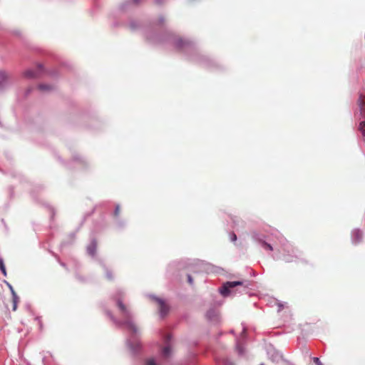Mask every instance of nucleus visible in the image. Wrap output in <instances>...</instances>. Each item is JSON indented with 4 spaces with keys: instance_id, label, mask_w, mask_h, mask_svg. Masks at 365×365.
I'll use <instances>...</instances> for the list:
<instances>
[{
    "instance_id": "11",
    "label": "nucleus",
    "mask_w": 365,
    "mask_h": 365,
    "mask_svg": "<svg viewBox=\"0 0 365 365\" xmlns=\"http://www.w3.org/2000/svg\"><path fill=\"white\" fill-rule=\"evenodd\" d=\"M96 243L93 242L88 247V250L89 254L93 256L96 253Z\"/></svg>"
},
{
    "instance_id": "18",
    "label": "nucleus",
    "mask_w": 365,
    "mask_h": 365,
    "mask_svg": "<svg viewBox=\"0 0 365 365\" xmlns=\"http://www.w3.org/2000/svg\"><path fill=\"white\" fill-rule=\"evenodd\" d=\"M231 240L233 242L237 240V235L234 232L231 233Z\"/></svg>"
},
{
    "instance_id": "12",
    "label": "nucleus",
    "mask_w": 365,
    "mask_h": 365,
    "mask_svg": "<svg viewBox=\"0 0 365 365\" xmlns=\"http://www.w3.org/2000/svg\"><path fill=\"white\" fill-rule=\"evenodd\" d=\"M38 89L42 91H51L52 89V87L51 86L46 85V84H40L38 86Z\"/></svg>"
},
{
    "instance_id": "16",
    "label": "nucleus",
    "mask_w": 365,
    "mask_h": 365,
    "mask_svg": "<svg viewBox=\"0 0 365 365\" xmlns=\"http://www.w3.org/2000/svg\"><path fill=\"white\" fill-rule=\"evenodd\" d=\"M145 365H156L154 359H149L146 361Z\"/></svg>"
},
{
    "instance_id": "9",
    "label": "nucleus",
    "mask_w": 365,
    "mask_h": 365,
    "mask_svg": "<svg viewBox=\"0 0 365 365\" xmlns=\"http://www.w3.org/2000/svg\"><path fill=\"white\" fill-rule=\"evenodd\" d=\"M9 76L4 71H0V86H2L4 83L7 81Z\"/></svg>"
},
{
    "instance_id": "21",
    "label": "nucleus",
    "mask_w": 365,
    "mask_h": 365,
    "mask_svg": "<svg viewBox=\"0 0 365 365\" xmlns=\"http://www.w3.org/2000/svg\"><path fill=\"white\" fill-rule=\"evenodd\" d=\"M170 338H171V336L170 334H168L165 338V341L168 342V341H170Z\"/></svg>"
},
{
    "instance_id": "22",
    "label": "nucleus",
    "mask_w": 365,
    "mask_h": 365,
    "mask_svg": "<svg viewBox=\"0 0 365 365\" xmlns=\"http://www.w3.org/2000/svg\"><path fill=\"white\" fill-rule=\"evenodd\" d=\"M107 277L110 279L112 278V276H111V274L110 273H108L107 274Z\"/></svg>"
},
{
    "instance_id": "3",
    "label": "nucleus",
    "mask_w": 365,
    "mask_h": 365,
    "mask_svg": "<svg viewBox=\"0 0 365 365\" xmlns=\"http://www.w3.org/2000/svg\"><path fill=\"white\" fill-rule=\"evenodd\" d=\"M153 299L158 304V309L160 311V315L162 317H164L169 312L168 306L165 303V302L158 297H154Z\"/></svg>"
},
{
    "instance_id": "20",
    "label": "nucleus",
    "mask_w": 365,
    "mask_h": 365,
    "mask_svg": "<svg viewBox=\"0 0 365 365\" xmlns=\"http://www.w3.org/2000/svg\"><path fill=\"white\" fill-rule=\"evenodd\" d=\"M187 280H188V282L192 284V278L190 275H188L187 276Z\"/></svg>"
},
{
    "instance_id": "7",
    "label": "nucleus",
    "mask_w": 365,
    "mask_h": 365,
    "mask_svg": "<svg viewBox=\"0 0 365 365\" xmlns=\"http://www.w3.org/2000/svg\"><path fill=\"white\" fill-rule=\"evenodd\" d=\"M359 120V123L358 129L361 133L362 135L364 137H365V128H365V118H363V119H361Z\"/></svg>"
},
{
    "instance_id": "17",
    "label": "nucleus",
    "mask_w": 365,
    "mask_h": 365,
    "mask_svg": "<svg viewBox=\"0 0 365 365\" xmlns=\"http://www.w3.org/2000/svg\"><path fill=\"white\" fill-rule=\"evenodd\" d=\"M313 361L317 364V365H322V364L321 363L320 360L319 358L317 357H314L313 358Z\"/></svg>"
},
{
    "instance_id": "8",
    "label": "nucleus",
    "mask_w": 365,
    "mask_h": 365,
    "mask_svg": "<svg viewBox=\"0 0 365 365\" xmlns=\"http://www.w3.org/2000/svg\"><path fill=\"white\" fill-rule=\"evenodd\" d=\"M355 115L358 118V120L365 118V109L359 108L358 110L356 112Z\"/></svg>"
},
{
    "instance_id": "13",
    "label": "nucleus",
    "mask_w": 365,
    "mask_h": 365,
    "mask_svg": "<svg viewBox=\"0 0 365 365\" xmlns=\"http://www.w3.org/2000/svg\"><path fill=\"white\" fill-rule=\"evenodd\" d=\"M261 242V244H262V246L265 249V250H268L269 251H272L273 250V248L272 247V245L264 241H260Z\"/></svg>"
},
{
    "instance_id": "2",
    "label": "nucleus",
    "mask_w": 365,
    "mask_h": 365,
    "mask_svg": "<svg viewBox=\"0 0 365 365\" xmlns=\"http://www.w3.org/2000/svg\"><path fill=\"white\" fill-rule=\"evenodd\" d=\"M242 282L240 281H236V282H227L221 287L220 289V293L222 295L226 297L230 294V289L231 288H234L237 285H242Z\"/></svg>"
},
{
    "instance_id": "19",
    "label": "nucleus",
    "mask_w": 365,
    "mask_h": 365,
    "mask_svg": "<svg viewBox=\"0 0 365 365\" xmlns=\"http://www.w3.org/2000/svg\"><path fill=\"white\" fill-rule=\"evenodd\" d=\"M119 213H120V206L118 205V206H116L115 210V215L117 216L119 215Z\"/></svg>"
},
{
    "instance_id": "24",
    "label": "nucleus",
    "mask_w": 365,
    "mask_h": 365,
    "mask_svg": "<svg viewBox=\"0 0 365 365\" xmlns=\"http://www.w3.org/2000/svg\"><path fill=\"white\" fill-rule=\"evenodd\" d=\"M261 365H263V364H261Z\"/></svg>"
},
{
    "instance_id": "15",
    "label": "nucleus",
    "mask_w": 365,
    "mask_h": 365,
    "mask_svg": "<svg viewBox=\"0 0 365 365\" xmlns=\"http://www.w3.org/2000/svg\"><path fill=\"white\" fill-rule=\"evenodd\" d=\"M0 269L2 272L4 276H6V267H5V265L4 264L2 259H0Z\"/></svg>"
},
{
    "instance_id": "10",
    "label": "nucleus",
    "mask_w": 365,
    "mask_h": 365,
    "mask_svg": "<svg viewBox=\"0 0 365 365\" xmlns=\"http://www.w3.org/2000/svg\"><path fill=\"white\" fill-rule=\"evenodd\" d=\"M357 106L359 108H364L365 106V101L363 96H360L357 101Z\"/></svg>"
},
{
    "instance_id": "6",
    "label": "nucleus",
    "mask_w": 365,
    "mask_h": 365,
    "mask_svg": "<svg viewBox=\"0 0 365 365\" xmlns=\"http://www.w3.org/2000/svg\"><path fill=\"white\" fill-rule=\"evenodd\" d=\"M353 240L354 242H358L362 237V233L359 230H354L352 233Z\"/></svg>"
},
{
    "instance_id": "4",
    "label": "nucleus",
    "mask_w": 365,
    "mask_h": 365,
    "mask_svg": "<svg viewBox=\"0 0 365 365\" xmlns=\"http://www.w3.org/2000/svg\"><path fill=\"white\" fill-rule=\"evenodd\" d=\"M41 70H42V66L41 65H39L38 66L36 71L29 69V70L26 71L24 72V75L25 77L29 78H37L39 76L40 72L41 71Z\"/></svg>"
},
{
    "instance_id": "14",
    "label": "nucleus",
    "mask_w": 365,
    "mask_h": 365,
    "mask_svg": "<svg viewBox=\"0 0 365 365\" xmlns=\"http://www.w3.org/2000/svg\"><path fill=\"white\" fill-rule=\"evenodd\" d=\"M170 352L171 350L169 346H166L163 350V354L165 357H168L170 355Z\"/></svg>"
},
{
    "instance_id": "1",
    "label": "nucleus",
    "mask_w": 365,
    "mask_h": 365,
    "mask_svg": "<svg viewBox=\"0 0 365 365\" xmlns=\"http://www.w3.org/2000/svg\"><path fill=\"white\" fill-rule=\"evenodd\" d=\"M116 304L119 309L122 323L126 325L133 332H136L137 329L132 321V316L130 310L123 303V301L120 297L116 299Z\"/></svg>"
},
{
    "instance_id": "23",
    "label": "nucleus",
    "mask_w": 365,
    "mask_h": 365,
    "mask_svg": "<svg viewBox=\"0 0 365 365\" xmlns=\"http://www.w3.org/2000/svg\"><path fill=\"white\" fill-rule=\"evenodd\" d=\"M135 2H138V0H134Z\"/></svg>"
},
{
    "instance_id": "5",
    "label": "nucleus",
    "mask_w": 365,
    "mask_h": 365,
    "mask_svg": "<svg viewBox=\"0 0 365 365\" xmlns=\"http://www.w3.org/2000/svg\"><path fill=\"white\" fill-rule=\"evenodd\" d=\"M9 288L12 294V310L16 311L17 309L18 303L19 302V297L11 285L9 286Z\"/></svg>"
}]
</instances>
